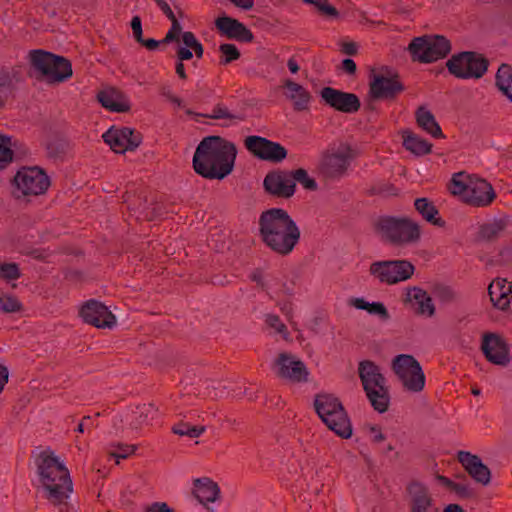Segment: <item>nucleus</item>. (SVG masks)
Returning a JSON list of instances; mask_svg holds the SVG:
<instances>
[{"instance_id": "nucleus-41", "label": "nucleus", "mask_w": 512, "mask_h": 512, "mask_svg": "<svg viewBox=\"0 0 512 512\" xmlns=\"http://www.w3.org/2000/svg\"><path fill=\"white\" fill-rule=\"evenodd\" d=\"M265 324L271 333L280 335L286 341L289 340L290 335L288 329L279 316L275 314H267L265 316Z\"/></svg>"}, {"instance_id": "nucleus-33", "label": "nucleus", "mask_w": 512, "mask_h": 512, "mask_svg": "<svg viewBox=\"0 0 512 512\" xmlns=\"http://www.w3.org/2000/svg\"><path fill=\"white\" fill-rule=\"evenodd\" d=\"M415 209L427 222L443 227L445 222L439 216V212L434 204L427 198H418L414 202Z\"/></svg>"}, {"instance_id": "nucleus-14", "label": "nucleus", "mask_w": 512, "mask_h": 512, "mask_svg": "<svg viewBox=\"0 0 512 512\" xmlns=\"http://www.w3.org/2000/svg\"><path fill=\"white\" fill-rule=\"evenodd\" d=\"M278 378L290 383H303L308 380L309 371L299 358L289 353H280L273 365Z\"/></svg>"}, {"instance_id": "nucleus-46", "label": "nucleus", "mask_w": 512, "mask_h": 512, "mask_svg": "<svg viewBox=\"0 0 512 512\" xmlns=\"http://www.w3.org/2000/svg\"><path fill=\"white\" fill-rule=\"evenodd\" d=\"M290 174L293 177L295 184L296 182H298L305 189L310 191H315L317 189L316 181L308 175L305 169L299 168L294 170L293 172H290Z\"/></svg>"}, {"instance_id": "nucleus-56", "label": "nucleus", "mask_w": 512, "mask_h": 512, "mask_svg": "<svg viewBox=\"0 0 512 512\" xmlns=\"http://www.w3.org/2000/svg\"><path fill=\"white\" fill-rule=\"evenodd\" d=\"M12 84V77L6 70H0V91L3 88L9 87Z\"/></svg>"}, {"instance_id": "nucleus-47", "label": "nucleus", "mask_w": 512, "mask_h": 512, "mask_svg": "<svg viewBox=\"0 0 512 512\" xmlns=\"http://www.w3.org/2000/svg\"><path fill=\"white\" fill-rule=\"evenodd\" d=\"M20 269L16 263L0 262V279L6 282L19 279Z\"/></svg>"}, {"instance_id": "nucleus-28", "label": "nucleus", "mask_w": 512, "mask_h": 512, "mask_svg": "<svg viewBox=\"0 0 512 512\" xmlns=\"http://www.w3.org/2000/svg\"><path fill=\"white\" fill-rule=\"evenodd\" d=\"M97 99L104 108L112 112H127L131 108L130 102L124 93L113 87L98 92Z\"/></svg>"}, {"instance_id": "nucleus-59", "label": "nucleus", "mask_w": 512, "mask_h": 512, "mask_svg": "<svg viewBox=\"0 0 512 512\" xmlns=\"http://www.w3.org/2000/svg\"><path fill=\"white\" fill-rule=\"evenodd\" d=\"M342 52L347 55H354L357 53V45L354 42L344 43L342 45Z\"/></svg>"}, {"instance_id": "nucleus-36", "label": "nucleus", "mask_w": 512, "mask_h": 512, "mask_svg": "<svg viewBox=\"0 0 512 512\" xmlns=\"http://www.w3.org/2000/svg\"><path fill=\"white\" fill-rule=\"evenodd\" d=\"M30 61L35 70L46 79L51 65H55L56 60L52 53L34 50L30 52Z\"/></svg>"}, {"instance_id": "nucleus-25", "label": "nucleus", "mask_w": 512, "mask_h": 512, "mask_svg": "<svg viewBox=\"0 0 512 512\" xmlns=\"http://www.w3.org/2000/svg\"><path fill=\"white\" fill-rule=\"evenodd\" d=\"M457 459L476 482L483 485L489 484L491 479L490 469L483 464L477 455L467 451H459Z\"/></svg>"}, {"instance_id": "nucleus-62", "label": "nucleus", "mask_w": 512, "mask_h": 512, "mask_svg": "<svg viewBox=\"0 0 512 512\" xmlns=\"http://www.w3.org/2000/svg\"><path fill=\"white\" fill-rule=\"evenodd\" d=\"M160 93L168 101H170L175 96V94H173V92L171 91V89L169 87H162L160 90Z\"/></svg>"}, {"instance_id": "nucleus-9", "label": "nucleus", "mask_w": 512, "mask_h": 512, "mask_svg": "<svg viewBox=\"0 0 512 512\" xmlns=\"http://www.w3.org/2000/svg\"><path fill=\"white\" fill-rule=\"evenodd\" d=\"M369 275L381 285H396L409 280L415 273V266L408 260H379L370 264Z\"/></svg>"}, {"instance_id": "nucleus-32", "label": "nucleus", "mask_w": 512, "mask_h": 512, "mask_svg": "<svg viewBox=\"0 0 512 512\" xmlns=\"http://www.w3.org/2000/svg\"><path fill=\"white\" fill-rule=\"evenodd\" d=\"M416 121L419 127L434 138H442L443 133L433 114L425 107H419L416 111Z\"/></svg>"}, {"instance_id": "nucleus-22", "label": "nucleus", "mask_w": 512, "mask_h": 512, "mask_svg": "<svg viewBox=\"0 0 512 512\" xmlns=\"http://www.w3.org/2000/svg\"><path fill=\"white\" fill-rule=\"evenodd\" d=\"M215 27L218 32L227 37L241 42H252L253 33L240 21L230 16H220L215 20Z\"/></svg>"}, {"instance_id": "nucleus-34", "label": "nucleus", "mask_w": 512, "mask_h": 512, "mask_svg": "<svg viewBox=\"0 0 512 512\" xmlns=\"http://www.w3.org/2000/svg\"><path fill=\"white\" fill-rule=\"evenodd\" d=\"M158 7L163 11V13L170 19L171 28L166 33V36L163 39V43H170L173 41H179L182 37V26L180 22L175 17L172 9L168 5L165 0H155Z\"/></svg>"}, {"instance_id": "nucleus-37", "label": "nucleus", "mask_w": 512, "mask_h": 512, "mask_svg": "<svg viewBox=\"0 0 512 512\" xmlns=\"http://www.w3.org/2000/svg\"><path fill=\"white\" fill-rule=\"evenodd\" d=\"M496 87L512 101V67L508 64H501L495 76Z\"/></svg>"}, {"instance_id": "nucleus-44", "label": "nucleus", "mask_w": 512, "mask_h": 512, "mask_svg": "<svg viewBox=\"0 0 512 512\" xmlns=\"http://www.w3.org/2000/svg\"><path fill=\"white\" fill-rule=\"evenodd\" d=\"M135 445H129V444H111L108 454L109 456L116 459V463L119 464L120 459H126L130 455L134 454L136 451Z\"/></svg>"}, {"instance_id": "nucleus-5", "label": "nucleus", "mask_w": 512, "mask_h": 512, "mask_svg": "<svg viewBox=\"0 0 512 512\" xmlns=\"http://www.w3.org/2000/svg\"><path fill=\"white\" fill-rule=\"evenodd\" d=\"M380 237L395 247H410L419 244L422 238L421 226L406 216H381L375 223Z\"/></svg>"}, {"instance_id": "nucleus-2", "label": "nucleus", "mask_w": 512, "mask_h": 512, "mask_svg": "<svg viewBox=\"0 0 512 512\" xmlns=\"http://www.w3.org/2000/svg\"><path fill=\"white\" fill-rule=\"evenodd\" d=\"M258 229L264 245L280 256L292 253L301 237L296 222L281 208H271L262 212L258 220Z\"/></svg>"}, {"instance_id": "nucleus-38", "label": "nucleus", "mask_w": 512, "mask_h": 512, "mask_svg": "<svg viewBox=\"0 0 512 512\" xmlns=\"http://www.w3.org/2000/svg\"><path fill=\"white\" fill-rule=\"evenodd\" d=\"M404 147L415 155H425L431 152L432 145L421 137L405 132L403 135Z\"/></svg>"}, {"instance_id": "nucleus-52", "label": "nucleus", "mask_w": 512, "mask_h": 512, "mask_svg": "<svg viewBox=\"0 0 512 512\" xmlns=\"http://www.w3.org/2000/svg\"><path fill=\"white\" fill-rule=\"evenodd\" d=\"M396 192H397L396 188L393 185L388 184V183L378 184L372 188L373 194L382 195V196L394 195V194H396Z\"/></svg>"}, {"instance_id": "nucleus-39", "label": "nucleus", "mask_w": 512, "mask_h": 512, "mask_svg": "<svg viewBox=\"0 0 512 512\" xmlns=\"http://www.w3.org/2000/svg\"><path fill=\"white\" fill-rule=\"evenodd\" d=\"M351 304L359 310H365L371 315L378 316L381 320L390 318L389 312L382 302H367L364 298H354Z\"/></svg>"}, {"instance_id": "nucleus-11", "label": "nucleus", "mask_w": 512, "mask_h": 512, "mask_svg": "<svg viewBox=\"0 0 512 512\" xmlns=\"http://www.w3.org/2000/svg\"><path fill=\"white\" fill-rule=\"evenodd\" d=\"M413 60L431 63L449 54L451 45L444 36H423L412 40L408 47Z\"/></svg>"}, {"instance_id": "nucleus-21", "label": "nucleus", "mask_w": 512, "mask_h": 512, "mask_svg": "<svg viewBox=\"0 0 512 512\" xmlns=\"http://www.w3.org/2000/svg\"><path fill=\"white\" fill-rule=\"evenodd\" d=\"M263 185L268 193L280 198H290L295 192L294 179L286 171L268 173Z\"/></svg>"}, {"instance_id": "nucleus-61", "label": "nucleus", "mask_w": 512, "mask_h": 512, "mask_svg": "<svg viewBox=\"0 0 512 512\" xmlns=\"http://www.w3.org/2000/svg\"><path fill=\"white\" fill-rule=\"evenodd\" d=\"M436 479L440 484L452 490V487L454 485V482L452 480L442 475H437Z\"/></svg>"}, {"instance_id": "nucleus-42", "label": "nucleus", "mask_w": 512, "mask_h": 512, "mask_svg": "<svg viewBox=\"0 0 512 512\" xmlns=\"http://www.w3.org/2000/svg\"><path fill=\"white\" fill-rule=\"evenodd\" d=\"M22 309V303L17 297L4 292L0 293V312L10 314L20 312Z\"/></svg>"}, {"instance_id": "nucleus-53", "label": "nucleus", "mask_w": 512, "mask_h": 512, "mask_svg": "<svg viewBox=\"0 0 512 512\" xmlns=\"http://www.w3.org/2000/svg\"><path fill=\"white\" fill-rule=\"evenodd\" d=\"M368 435L372 442L381 443L385 440V436L382 433L380 427L375 425L367 426Z\"/></svg>"}, {"instance_id": "nucleus-49", "label": "nucleus", "mask_w": 512, "mask_h": 512, "mask_svg": "<svg viewBox=\"0 0 512 512\" xmlns=\"http://www.w3.org/2000/svg\"><path fill=\"white\" fill-rule=\"evenodd\" d=\"M311 4H313L320 12L329 15L336 16L337 11L334 7H332L327 0H309Z\"/></svg>"}, {"instance_id": "nucleus-31", "label": "nucleus", "mask_w": 512, "mask_h": 512, "mask_svg": "<svg viewBox=\"0 0 512 512\" xmlns=\"http://www.w3.org/2000/svg\"><path fill=\"white\" fill-rule=\"evenodd\" d=\"M55 65H51L46 81L49 83L64 82L72 76V66L67 59L55 56Z\"/></svg>"}, {"instance_id": "nucleus-1", "label": "nucleus", "mask_w": 512, "mask_h": 512, "mask_svg": "<svg viewBox=\"0 0 512 512\" xmlns=\"http://www.w3.org/2000/svg\"><path fill=\"white\" fill-rule=\"evenodd\" d=\"M36 466L44 498L59 512H76L68 501L73 492V482L64 461L47 449L38 455Z\"/></svg>"}, {"instance_id": "nucleus-64", "label": "nucleus", "mask_w": 512, "mask_h": 512, "mask_svg": "<svg viewBox=\"0 0 512 512\" xmlns=\"http://www.w3.org/2000/svg\"><path fill=\"white\" fill-rule=\"evenodd\" d=\"M170 102L177 107H183V100L176 95L170 100Z\"/></svg>"}, {"instance_id": "nucleus-20", "label": "nucleus", "mask_w": 512, "mask_h": 512, "mask_svg": "<svg viewBox=\"0 0 512 512\" xmlns=\"http://www.w3.org/2000/svg\"><path fill=\"white\" fill-rule=\"evenodd\" d=\"M369 86L373 99H391L404 90L396 74H374Z\"/></svg>"}, {"instance_id": "nucleus-30", "label": "nucleus", "mask_w": 512, "mask_h": 512, "mask_svg": "<svg viewBox=\"0 0 512 512\" xmlns=\"http://www.w3.org/2000/svg\"><path fill=\"white\" fill-rule=\"evenodd\" d=\"M193 493L198 501L205 505L216 500L219 488L216 483L208 478L196 479Z\"/></svg>"}, {"instance_id": "nucleus-7", "label": "nucleus", "mask_w": 512, "mask_h": 512, "mask_svg": "<svg viewBox=\"0 0 512 512\" xmlns=\"http://www.w3.org/2000/svg\"><path fill=\"white\" fill-rule=\"evenodd\" d=\"M314 406L321 420L336 435L344 439L352 436L350 419L337 397L319 394L314 400Z\"/></svg>"}, {"instance_id": "nucleus-15", "label": "nucleus", "mask_w": 512, "mask_h": 512, "mask_svg": "<svg viewBox=\"0 0 512 512\" xmlns=\"http://www.w3.org/2000/svg\"><path fill=\"white\" fill-rule=\"evenodd\" d=\"M244 146L251 154L262 160L280 162L287 156V151L282 145L261 136H247Z\"/></svg>"}, {"instance_id": "nucleus-63", "label": "nucleus", "mask_w": 512, "mask_h": 512, "mask_svg": "<svg viewBox=\"0 0 512 512\" xmlns=\"http://www.w3.org/2000/svg\"><path fill=\"white\" fill-rule=\"evenodd\" d=\"M443 512H465L458 504H449Z\"/></svg>"}, {"instance_id": "nucleus-23", "label": "nucleus", "mask_w": 512, "mask_h": 512, "mask_svg": "<svg viewBox=\"0 0 512 512\" xmlns=\"http://www.w3.org/2000/svg\"><path fill=\"white\" fill-rule=\"evenodd\" d=\"M481 348L486 358L493 364L505 366L510 361L506 342L496 334L485 335Z\"/></svg>"}, {"instance_id": "nucleus-50", "label": "nucleus", "mask_w": 512, "mask_h": 512, "mask_svg": "<svg viewBox=\"0 0 512 512\" xmlns=\"http://www.w3.org/2000/svg\"><path fill=\"white\" fill-rule=\"evenodd\" d=\"M501 230V226L498 223H489L485 224L480 229L481 237L490 239L495 237L499 231Z\"/></svg>"}, {"instance_id": "nucleus-58", "label": "nucleus", "mask_w": 512, "mask_h": 512, "mask_svg": "<svg viewBox=\"0 0 512 512\" xmlns=\"http://www.w3.org/2000/svg\"><path fill=\"white\" fill-rule=\"evenodd\" d=\"M138 43H140L141 45H143L145 48H147L148 50H155L158 48L159 46V41L155 40V39H144L142 37V41H137Z\"/></svg>"}, {"instance_id": "nucleus-35", "label": "nucleus", "mask_w": 512, "mask_h": 512, "mask_svg": "<svg viewBox=\"0 0 512 512\" xmlns=\"http://www.w3.org/2000/svg\"><path fill=\"white\" fill-rule=\"evenodd\" d=\"M158 416V409L153 404H143L134 411V420L131 425L134 429L150 425Z\"/></svg>"}, {"instance_id": "nucleus-60", "label": "nucleus", "mask_w": 512, "mask_h": 512, "mask_svg": "<svg viewBox=\"0 0 512 512\" xmlns=\"http://www.w3.org/2000/svg\"><path fill=\"white\" fill-rule=\"evenodd\" d=\"M287 66L292 74H296L300 70L299 64L294 57L289 58L287 61Z\"/></svg>"}, {"instance_id": "nucleus-24", "label": "nucleus", "mask_w": 512, "mask_h": 512, "mask_svg": "<svg viewBox=\"0 0 512 512\" xmlns=\"http://www.w3.org/2000/svg\"><path fill=\"white\" fill-rule=\"evenodd\" d=\"M488 294L495 308L512 312V281L503 278L493 280L488 287Z\"/></svg>"}, {"instance_id": "nucleus-57", "label": "nucleus", "mask_w": 512, "mask_h": 512, "mask_svg": "<svg viewBox=\"0 0 512 512\" xmlns=\"http://www.w3.org/2000/svg\"><path fill=\"white\" fill-rule=\"evenodd\" d=\"M342 69L346 73L353 75L356 72V63L354 62V60H352L350 58L344 59L342 61Z\"/></svg>"}, {"instance_id": "nucleus-12", "label": "nucleus", "mask_w": 512, "mask_h": 512, "mask_svg": "<svg viewBox=\"0 0 512 512\" xmlns=\"http://www.w3.org/2000/svg\"><path fill=\"white\" fill-rule=\"evenodd\" d=\"M353 158L354 151L350 144H333L323 154L320 171L327 178L339 179L346 173Z\"/></svg>"}, {"instance_id": "nucleus-27", "label": "nucleus", "mask_w": 512, "mask_h": 512, "mask_svg": "<svg viewBox=\"0 0 512 512\" xmlns=\"http://www.w3.org/2000/svg\"><path fill=\"white\" fill-rule=\"evenodd\" d=\"M283 87L285 89L284 95L291 101L294 110H308L312 96L304 86L291 79H285Z\"/></svg>"}, {"instance_id": "nucleus-29", "label": "nucleus", "mask_w": 512, "mask_h": 512, "mask_svg": "<svg viewBox=\"0 0 512 512\" xmlns=\"http://www.w3.org/2000/svg\"><path fill=\"white\" fill-rule=\"evenodd\" d=\"M412 512H431L432 498L428 488L421 482L412 481L407 486Z\"/></svg>"}, {"instance_id": "nucleus-8", "label": "nucleus", "mask_w": 512, "mask_h": 512, "mask_svg": "<svg viewBox=\"0 0 512 512\" xmlns=\"http://www.w3.org/2000/svg\"><path fill=\"white\" fill-rule=\"evenodd\" d=\"M358 373L372 407L379 413L387 411L390 397L380 368L374 362L364 360L359 363Z\"/></svg>"}, {"instance_id": "nucleus-3", "label": "nucleus", "mask_w": 512, "mask_h": 512, "mask_svg": "<svg viewBox=\"0 0 512 512\" xmlns=\"http://www.w3.org/2000/svg\"><path fill=\"white\" fill-rule=\"evenodd\" d=\"M236 146L220 136L205 137L193 156L195 172L207 179H223L234 167Z\"/></svg>"}, {"instance_id": "nucleus-6", "label": "nucleus", "mask_w": 512, "mask_h": 512, "mask_svg": "<svg viewBox=\"0 0 512 512\" xmlns=\"http://www.w3.org/2000/svg\"><path fill=\"white\" fill-rule=\"evenodd\" d=\"M49 186L50 179L43 169L22 167L11 180V196L17 201L30 202L32 198L45 194Z\"/></svg>"}, {"instance_id": "nucleus-26", "label": "nucleus", "mask_w": 512, "mask_h": 512, "mask_svg": "<svg viewBox=\"0 0 512 512\" xmlns=\"http://www.w3.org/2000/svg\"><path fill=\"white\" fill-rule=\"evenodd\" d=\"M404 301L405 303L410 304L418 315L432 317L435 313L432 298L425 290L419 287L408 288L406 290Z\"/></svg>"}, {"instance_id": "nucleus-13", "label": "nucleus", "mask_w": 512, "mask_h": 512, "mask_svg": "<svg viewBox=\"0 0 512 512\" xmlns=\"http://www.w3.org/2000/svg\"><path fill=\"white\" fill-rule=\"evenodd\" d=\"M449 72L461 79H479L488 69V61L475 52H462L447 61Z\"/></svg>"}, {"instance_id": "nucleus-55", "label": "nucleus", "mask_w": 512, "mask_h": 512, "mask_svg": "<svg viewBox=\"0 0 512 512\" xmlns=\"http://www.w3.org/2000/svg\"><path fill=\"white\" fill-rule=\"evenodd\" d=\"M131 29L136 41H142V24L139 16H134L131 20Z\"/></svg>"}, {"instance_id": "nucleus-18", "label": "nucleus", "mask_w": 512, "mask_h": 512, "mask_svg": "<svg viewBox=\"0 0 512 512\" xmlns=\"http://www.w3.org/2000/svg\"><path fill=\"white\" fill-rule=\"evenodd\" d=\"M106 144L116 153H124L128 150H134L141 143V137L133 129L128 127H112L103 134Z\"/></svg>"}, {"instance_id": "nucleus-17", "label": "nucleus", "mask_w": 512, "mask_h": 512, "mask_svg": "<svg viewBox=\"0 0 512 512\" xmlns=\"http://www.w3.org/2000/svg\"><path fill=\"white\" fill-rule=\"evenodd\" d=\"M179 43L176 56L178 58V62L176 63V73L177 75L183 79H187V75L185 72V67L183 61L190 60L193 57V52L195 53L198 59L203 57L204 48L201 42L196 38L193 32L186 31L182 33L181 39L177 41Z\"/></svg>"}, {"instance_id": "nucleus-10", "label": "nucleus", "mask_w": 512, "mask_h": 512, "mask_svg": "<svg viewBox=\"0 0 512 512\" xmlns=\"http://www.w3.org/2000/svg\"><path fill=\"white\" fill-rule=\"evenodd\" d=\"M392 370L403 388L412 393H419L425 387V375L420 363L409 354L397 355L392 360Z\"/></svg>"}, {"instance_id": "nucleus-40", "label": "nucleus", "mask_w": 512, "mask_h": 512, "mask_svg": "<svg viewBox=\"0 0 512 512\" xmlns=\"http://www.w3.org/2000/svg\"><path fill=\"white\" fill-rule=\"evenodd\" d=\"M15 146L16 142L12 137L0 133V172L12 163L14 158L12 148Z\"/></svg>"}, {"instance_id": "nucleus-43", "label": "nucleus", "mask_w": 512, "mask_h": 512, "mask_svg": "<svg viewBox=\"0 0 512 512\" xmlns=\"http://www.w3.org/2000/svg\"><path fill=\"white\" fill-rule=\"evenodd\" d=\"M205 426H195L189 423L180 422L173 426L172 432L179 436H187L189 438H197L205 432Z\"/></svg>"}, {"instance_id": "nucleus-45", "label": "nucleus", "mask_w": 512, "mask_h": 512, "mask_svg": "<svg viewBox=\"0 0 512 512\" xmlns=\"http://www.w3.org/2000/svg\"><path fill=\"white\" fill-rule=\"evenodd\" d=\"M219 52L221 54L220 64L224 66L240 58V51L234 44H221L219 46Z\"/></svg>"}, {"instance_id": "nucleus-48", "label": "nucleus", "mask_w": 512, "mask_h": 512, "mask_svg": "<svg viewBox=\"0 0 512 512\" xmlns=\"http://www.w3.org/2000/svg\"><path fill=\"white\" fill-rule=\"evenodd\" d=\"M203 116L210 119H227L231 122L242 120V117L232 114L227 107L222 105L215 106L210 114H205Z\"/></svg>"}, {"instance_id": "nucleus-19", "label": "nucleus", "mask_w": 512, "mask_h": 512, "mask_svg": "<svg viewBox=\"0 0 512 512\" xmlns=\"http://www.w3.org/2000/svg\"><path fill=\"white\" fill-rule=\"evenodd\" d=\"M320 95L327 105L343 113H355L361 106L356 94L343 92L332 87H324Z\"/></svg>"}, {"instance_id": "nucleus-4", "label": "nucleus", "mask_w": 512, "mask_h": 512, "mask_svg": "<svg viewBox=\"0 0 512 512\" xmlns=\"http://www.w3.org/2000/svg\"><path fill=\"white\" fill-rule=\"evenodd\" d=\"M449 191L465 204L478 208L488 207L496 198V192L487 180L466 172L452 176Z\"/></svg>"}, {"instance_id": "nucleus-51", "label": "nucleus", "mask_w": 512, "mask_h": 512, "mask_svg": "<svg viewBox=\"0 0 512 512\" xmlns=\"http://www.w3.org/2000/svg\"><path fill=\"white\" fill-rule=\"evenodd\" d=\"M143 512H176L166 502H153L143 508Z\"/></svg>"}, {"instance_id": "nucleus-16", "label": "nucleus", "mask_w": 512, "mask_h": 512, "mask_svg": "<svg viewBox=\"0 0 512 512\" xmlns=\"http://www.w3.org/2000/svg\"><path fill=\"white\" fill-rule=\"evenodd\" d=\"M83 321L100 329H111L116 325V317L103 303L97 300L85 302L80 309Z\"/></svg>"}, {"instance_id": "nucleus-54", "label": "nucleus", "mask_w": 512, "mask_h": 512, "mask_svg": "<svg viewBox=\"0 0 512 512\" xmlns=\"http://www.w3.org/2000/svg\"><path fill=\"white\" fill-rule=\"evenodd\" d=\"M451 491L455 492L457 495H459L460 497H464V498H469L472 496L471 488L468 485L462 484V483L454 482V485H453Z\"/></svg>"}]
</instances>
